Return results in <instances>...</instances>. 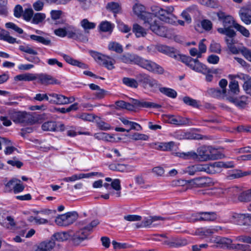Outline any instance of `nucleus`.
I'll return each instance as SVG.
<instances>
[{
    "instance_id": "f257e3e1",
    "label": "nucleus",
    "mask_w": 251,
    "mask_h": 251,
    "mask_svg": "<svg viewBox=\"0 0 251 251\" xmlns=\"http://www.w3.org/2000/svg\"><path fill=\"white\" fill-rule=\"evenodd\" d=\"M119 59L123 63L137 64L142 68L155 74H163L164 72L163 68L155 62L145 59L135 54L129 53H126L122 55Z\"/></svg>"
},
{
    "instance_id": "f03ea898",
    "label": "nucleus",
    "mask_w": 251,
    "mask_h": 251,
    "mask_svg": "<svg viewBox=\"0 0 251 251\" xmlns=\"http://www.w3.org/2000/svg\"><path fill=\"white\" fill-rule=\"evenodd\" d=\"M198 154L194 151L180 153V157L184 159H198L201 161H204L209 160H215L219 158V154L217 153V150L211 147H201L198 150Z\"/></svg>"
},
{
    "instance_id": "7ed1b4c3",
    "label": "nucleus",
    "mask_w": 251,
    "mask_h": 251,
    "mask_svg": "<svg viewBox=\"0 0 251 251\" xmlns=\"http://www.w3.org/2000/svg\"><path fill=\"white\" fill-rule=\"evenodd\" d=\"M142 20L144 21L145 24H148L151 30L156 34L165 37L167 33L166 27L161 25L159 21L154 14H146Z\"/></svg>"
},
{
    "instance_id": "20e7f679",
    "label": "nucleus",
    "mask_w": 251,
    "mask_h": 251,
    "mask_svg": "<svg viewBox=\"0 0 251 251\" xmlns=\"http://www.w3.org/2000/svg\"><path fill=\"white\" fill-rule=\"evenodd\" d=\"M176 59H179L190 68L197 72H200L205 75L211 72L210 69H208L205 65L201 63L198 59H193L190 56L180 54L178 55Z\"/></svg>"
},
{
    "instance_id": "39448f33",
    "label": "nucleus",
    "mask_w": 251,
    "mask_h": 251,
    "mask_svg": "<svg viewBox=\"0 0 251 251\" xmlns=\"http://www.w3.org/2000/svg\"><path fill=\"white\" fill-rule=\"evenodd\" d=\"M10 118L16 124L23 125H31L34 123V117L25 112L15 111L14 110L8 111Z\"/></svg>"
},
{
    "instance_id": "423d86ee",
    "label": "nucleus",
    "mask_w": 251,
    "mask_h": 251,
    "mask_svg": "<svg viewBox=\"0 0 251 251\" xmlns=\"http://www.w3.org/2000/svg\"><path fill=\"white\" fill-rule=\"evenodd\" d=\"M174 10L172 6H168L165 9L159 7L152 8V11L155 12L160 20L170 24H174L176 20V17L172 14Z\"/></svg>"
},
{
    "instance_id": "0eeeda50",
    "label": "nucleus",
    "mask_w": 251,
    "mask_h": 251,
    "mask_svg": "<svg viewBox=\"0 0 251 251\" xmlns=\"http://www.w3.org/2000/svg\"><path fill=\"white\" fill-rule=\"evenodd\" d=\"M136 78L143 87L146 88L149 85L153 92L156 91V88L158 87V82L149 75L140 73L136 75Z\"/></svg>"
},
{
    "instance_id": "6e6552de",
    "label": "nucleus",
    "mask_w": 251,
    "mask_h": 251,
    "mask_svg": "<svg viewBox=\"0 0 251 251\" xmlns=\"http://www.w3.org/2000/svg\"><path fill=\"white\" fill-rule=\"evenodd\" d=\"M76 217V214L75 212H68L57 217L55 222L59 226H66L73 224L75 221Z\"/></svg>"
},
{
    "instance_id": "1a4fd4ad",
    "label": "nucleus",
    "mask_w": 251,
    "mask_h": 251,
    "mask_svg": "<svg viewBox=\"0 0 251 251\" xmlns=\"http://www.w3.org/2000/svg\"><path fill=\"white\" fill-rule=\"evenodd\" d=\"M90 234V232L87 228L84 226L75 233L72 232V240L75 244L78 245L83 241L87 239Z\"/></svg>"
},
{
    "instance_id": "9d476101",
    "label": "nucleus",
    "mask_w": 251,
    "mask_h": 251,
    "mask_svg": "<svg viewBox=\"0 0 251 251\" xmlns=\"http://www.w3.org/2000/svg\"><path fill=\"white\" fill-rule=\"evenodd\" d=\"M191 186L193 187H207L211 186L212 182L210 178L208 177H199L190 180L189 181Z\"/></svg>"
},
{
    "instance_id": "9b49d317",
    "label": "nucleus",
    "mask_w": 251,
    "mask_h": 251,
    "mask_svg": "<svg viewBox=\"0 0 251 251\" xmlns=\"http://www.w3.org/2000/svg\"><path fill=\"white\" fill-rule=\"evenodd\" d=\"M217 15L219 20L222 21L223 28H232L234 25L237 24L231 16L226 15L222 11L218 12Z\"/></svg>"
},
{
    "instance_id": "f8f14e48",
    "label": "nucleus",
    "mask_w": 251,
    "mask_h": 251,
    "mask_svg": "<svg viewBox=\"0 0 251 251\" xmlns=\"http://www.w3.org/2000/svg\"><path fill=\"white\" fill-rule=\"evenodd\" d=\"M132 102L135 105L136 108H159L161 107V105L150 101H146L144 99H133Z\"/></svg>"
},
{
    "instance_id": "ddd939ff",
    "label": "nucleus",
    "mask_w": 251,
    "mask_h": 251,
    "mask_svg": "<svg viewBox=\"0 0 251 251\" xmlns=\"http://www.w3.org/2000/svg\"><path fill=\"white\" fill-rule=\"evenodd\" d=\"M213 242L215 244V246L217 248L230 250V247L232 244V240L229 238L218 236L216 237Z\"/></svg>"
},
{
    "instance_id": "4468645a",
    "label": "nucleus",
    "mask_w": 251,
    "mask_h": 251,
    "mask_svg": "<svg viewBox=\"0 0 251 251\" xmlns=\"http://www.w3.org/2000/svg\"><path fill=\"white\" fill-rule=\"evenodd\" d=\"M35 77L36 79H38L39 82L44 85L57 84L60 83L58 80L47 74H36Z\"/></svg>"
},
{
    "instance_id": "2eb2a0df",
    "label": "nucleus",
    "mask_w": 251,
    "mask_h": 251,
    "mask_svg": "<svg viewBox=\"0 0 251 251\" xmlns=\"http://www.w3.org/2000/svg\"><path fill=\"white\" fill-rule=\"evenodd\" d=\"M155 48L159 52L166 54L176 59L177 58L179 55V54L176 53L175 51L174 48L167 46L158 45H156Z\"/></svg>"
},
{
    "instance_id": "dca6fc26",
    "label": "nucleus",
    "mask_w": 251,
    "mask_h": 251,
    "mask_svg": "<svg viewBox=\"0 0 251 251\" xmlns=\"http://www.w3.org/2000/svg\"><path fill=\"white\" fill-rule=\"evenodd\" d=\"M0 224L7 228H12L16 226L14 218L6 215H0Z\"/></svg>"
},
{
    "instance_id": "f3484780",
    "label": "nucleus",
    "mask_w": 251,
    "mask_h": 251,
    "mask_svg": "<svg viewBox=\"0 0 251 251\" xmlns=\"http://www.w3.org/2000/svg\"><path fill=\"white\" fill-rule=\"evenodd\" d=\"M229 90L227 93H226V98L227 100V96H235L239 94L240 90L238 82L235 80H232L230 81L228 85Z\"/></svg>"
},
{
    "instance_id": "a211bd4d",
    "label": "nucleus",
    "mask_w": 251,
    "mask_h": 251,
    "mask_svg": "<svg viewBox=\"0 0 251 251\" xmlns=\"http://www.w3.org/2000/svg\"><path fill=\"white\" fill-rule=\"evenodd\" d=\"M231 219L238 225L246 226V214L233 213L231 215Z\"/></svg>"
},
{
    "instance_id": "6ab92c4d",
    "label": "nucleus",
    "mask_w": 251,
    "mask_h": 251,
    "mask_svg": "<svg viewBox=\"0 0 251 251\" xmlns=\"http://www.w3.org/2000/svg\"><path fill=\"white\" fill-rule=\"evenodd\" d=\"M72 232H60L54 233L51 237L50 241H52L55 243V241L58 242H63L68 240L71 237Z\"/></svg>"
},
{
    "instance_id": "aec40b11",
    "label": "nucleus",
    "mask_w": 251,
    "mask_h": 251,
    "mask_svg": "<svg viewBox=\"0 0 251 251\" xmlns=\"http://www.w3.org/2000/svg\"><path fill=\"white\" fill-rule=\"evenodd\" d=\"M247 9L242 7L239 11V15L241 21L246 25L251 24V13Z\"/></svg>"
},
{
    "instance_id": "412c9836",
    "label": "nucleus",
    "mask_w": 251,
    "mask_h": 251,
    "mask_svg": "<svg viewBox=\"0 0 251 251\" xmlns=\"http://www.w3.org/2000/svg\"><path fill=\"white\" fill-rule=\"evenodd\" d=\"M52 241H44L40 243L34 251H50L55 246Z\"/></svg>"
},
{
    "instance_id": "4be33fe9",
    "label": "nucleus",
    "mask_w": 251,
    "mask_h": 251,
    "mask_svg": "<svg viewBox=\"0 0 251 251\" xmlns=\"http://www.w3.org/2000/svg\"><path fill=\"white\" fill-rule=\"evenodd\" d=\"M157 90H159L162 94L171 98L174 99L177 96V92L175 90L170 88L162 87L161 84L159 82L158 87L156 88V91Z\"/></svg>"
},
{
    "instance_id": "5701e85b",
    "label": "nucleus",
    "mask_w": 251,
    "mask_h": 251,
    "mask_svg": "<svg viewBox=\"0 0 251 251\" xmlns=\"http://www.w3.org/2000/svg\"><path fill=\"white\" fill-rule=\"evenodd\" d=\"M168 121L170 124L181 126L186 125L188 123V120L181 116L176 117L174 115H169L168 116Z\"/></svg>"
},
{
    "instance_id": "b1692460",
    "label": "nucleus",
    "mask_w": 251,
    "mask_h": 251,
    "mask_svg": "<svg viewBox=\"0 0 251 251\" xmlns=\"http://www.w3.org/2000/svg\"><path fill=\"white\" fill-rule=\"evenodd\" d=\"M195 166L197 172H205L210 174L216 173V171L213 169L212 163L209 164H196Z\"/></svg>"
},
{
    "instance_id": "393cba45",
    "label": "nucleus",
    "mask_w": 251,
    "mask_h": 251,
    "mask_svg": "<svg viewBox=\"0 0 251 251\" xmlns=\"http://www.w3.org/2000/svg\"><path fill=\"white\" fill-rule=\"evenodd\" d=\"M133 11L134 14L142 20V18H143L144 16L146 15V14H151V13L146 12L145 6L139 3H136L133 5Z\"/></svg>"
},
{
    "instance_id": "a878e982",
    "label": "nucleus",
    "mask_w": 251,
    "mask_h": 251,
    "mask_svg": "<svg viewBox=\"0 0 251 251\" xmlns=\"http://www.w3.org/2000/svg\"><path fill=\"white\" fill-rule=\"evenodd\" d=\"M81 26L83 28L85 35L89 33V30L96 27V24L95 23L90 22L87 19H84L80 21Z\"/></svg>"
},
{
    "instance_id": "bb28decb",
    "label": "nucleus",
    "mask_w": 251,
    "mask_h": 251,
    "mask_svg": "<svg viewBox=\"0 0 251 251\" xmlns=\"http://www.w3.org/2000/svg\"><path fill=\"white\" fill-rule=\"evenodd\" d=\"M207 93L214 98H223L226 97V91L225 90H221L218 88H211L207 91Z\"/></svg>"
},
{
    "instance_id": "cd10ccee",
    "label": "nucleus",
    "mask_w": 251,
    "mask_h": 251,
    "mask_svg": "<svg viewBox=\"0 0 251 251\" xmlns=\"http://www.w3.org/2000/svg\"><path fill=\"white\" fill-rule=\"evenodd\" d=\"M132 32L137 38L144 37L147 34L146 30L138 24H133Z\"/></svg>"
},
{
    "instance_id": "c85d7f7f",
    "label": "nucleus",
    "mask_w": 251,
    "mask_h": 251,
    "mask_svg": "<svg viewBox=\"0 0 251 251\" xmlns=\"http://www.w3.org/2000/svg\"><path fill=\"white\" fill-rule=\"evenodd\" d=\"M213 169L216 171V173L219 171V169L221 168H230L234 167L233 162H223L219 161L212 163Z\"/></svg>"
},
{
    "instance_id": "c756f323",
    "label": "nucleus",
    "mask_w": 251,
    "mask_h": 251,
    "mask_svg": "<svg viewBox=\"0 0 251 251\" xmlns=\"http://www.w3.org/2000/svg\"><path fill=\"white\" fill-rule=\"evenodd\" d=\"M74 32V35L72 39L79 40L82 42H86L88 40V38L87 35H85L84 32L80 29L75 27Z\"/></svg>"
},
{
    "instance_id": "7c9ffc66",
    "label": "nucleus",
    "mask_w": 251,
    "mask_h": 251,
    "mask_svg": "<svg viewBox=\"0 0 251 251\" xmlns=\"http://www.w3.org/2000/svg\"><path fill=\"white\" fill-rule=\"evenodd\" d=\"M36 74L31 73H25L16 75L14 77L15 80L18 81H32L36 80Z\"/></svg>"
},
{
    "instance_id": "2f4dec72",
    "label": "nucleus",
    "mask_w": 251,
    "mask_h": 251,
    "mask_svg": "<svg viewBox=\"0 0 251 251\" xmlns=\"http://www.w3.org/2000/svg\"><path fill=\"white\" fill-rule=\"evenodd\" d=\"M219 33L226 35L227 39H234L236 36L235 31L232 28H219L217 29Z\"/></svg>"
},
{
    "instance_id": "473e14b6",
    "label": "nucleus",
    "mask_w": 251,
    "mask_h": 251,
    "mask_svg": "<svg viewBox=\"0 0 251 251\" xmlns=\"http://www.w3.org/2000/svg\"><path fill=\"white\" fill-rule=\"evenodd\" d=\"M42 129L44 131H57V124L54 121H48L42 125Z\"/></svg>"
},
{
    "instance_id": "72a5a7b5",
    "label": "nucleus",
    "mask_w": 251,
    "mask_h": 251,
    "mask_svg": "<svg viewBox=\"0 0 251 251\" xmlns=\"http://www.w3.org/2000/svg\"><path fill=\"white\" fill-rule=\"evenodd\" d=\"M99 27L101 31L111 33L114 28V25L110 22L105 21L101 22Z\"/></svg>"
},
{
    "instance_id": "f704fd0d",
    "label": "nucleus",
    "mask_w": 251,
    "mask_h": 251,
    "mask_svg": "<svg viewBox=\"0 0 251 251\" xmlns=\"http://www.w3.org/2000/svg\"><path fill=\"white\" fill-rule=\"evenodd\" d=\"M227 100L241 108L245 107L247 104L245 101L239 100L236 97L229 96V95L227 96Z\"/></svg>"
},
{
    "instance_id": "c9c22d12",
    "label": "nucleus",
    "mask_w": 251,
    "mask_h": 251,
    "mask_svg": "<svg viewBox=\"0 0 251 251\" xmlns=\"http://www.w3.org/2000/svg\"><path fill=\"white\" fill-rule=\"evenodd\" d=\"M115 63L114 59L109 56L104 55L100 65H103L108 70H112L114 68V64Z\"/></svg>"
},
{
    "instance_id": "e433bc0d",
    "label": "nucleus",
    "mask_w": 251,
    "mask_h": 251,
    "mask_svg": "<svg viewBox=\"0 0 251 251\" xmlns=\"http://www.w3.org/2000/svg\"><path fill=\"white\" fill-rule=\"evenodd\" d=\"M106 8L107 10L114 13L115 17H116V14L121 12V7L117 2H111L108 3Z\"/></svg>"
},
{
    "instance_id": "4c0bfd02",
    "label": "nucleus",
    "mask_w": 251,
    "mask_h": 251,
    "mask_svg": "<svg viewBox=\"0 0 251 251\" xmlns=\"http://www.w3.org/2000/svg\"><path fill=\"white\" fill-rule=\"evenodd\" d=\"M108 48L109 50L114 51L118 53H121L123 51L122 46L116 42H110Z\"/></svg>"
},
{
    "instance_id": "58836bf2",
    "label": "nucleus",
    "mask_w": 251,
    "mask_h": 251,
    "mask_svg": "<svg viewBox=\"0 0 251 251\" xmlns=\"http://www.w3.org/2000/svg\"><path fill=\"white\" fill-rule=\"evenodd\" d=\"M200 217L201 221H214L217 218L215 212H201Z\"/></svg>"
},
{
    "instance_id": "ea45409f",
    "label": "nucleus",
    "mask_w": 251,
    "mask_h": 251,
    "mask_svg": "<svg viewBox=\"0 0 251 251\" xmlns=\"http://www.w3.org/2000/svg\"><path fill=\"white\" fill-rule=\"evenodd\" d=\"M225 41L226 43L227 46L229 50L233 54H238L239 52V50L234 45L235 40L234 39H227L226 38Z\"/></svg>"
},
{
    "instance_id": "a19ab883",
    "label": "nucleus",
    "mask_w": 251,
    "mask_h": 251,
    "mask_svg": "<svg viewBox=\"0 0 251 251\" xmlns=\"http://www.w3.org/2000/svg\"><path fill=\"white\" fill-rule=\"evenodd\" d=\"M241 202H248L251 201V189L241 193L238 197Z\"/></svg>"
},
{
    "instance_id": "79ce46f5",
    "label": "nucleus",
    "mask_w": 251,
    "mask_h": 251,
    "mask_svg": "<svg viewBox=\"0 0 251 251\" xmlns=\"http://www.w3.org/2000/svg\"><path fill=\"white\" fill-rule=\"evenodd\" d=\"M30 38L31 40L41 43L45 45H50L51 44V41L50 39L48 38H45L42 36L31 35L30 36Z\"/></svg>"
},
{
    "instance_id": "37998d69",
    "label": "nucleus",
    "mask_w": 251,
    "mask_h": 251,
    "mask_svg": "<svg viewBox=\"0 0 251 251\" xmlns=\"http://www.w3.org/2000/svg\"><path fill=\"white\" fill-rule=\"evenodd\" d=\"M230 250H235L239 251H251L250 246L240 244H232Z\"/></svg>"
},
{
    "instance_id": "c03bdc74",
    "label": "nucleus",
    "mask_w": 251,
    "mask_h": 251,
    "mask_svg": "<svg viewBox=\"0 0 251 251\" xmlns=\"http://www.w3.org/2000/svg\"><path fill=\"white\" fill-rule=\"evenodd\" d=\"M123 82L126 85L132 88H136L138 86L137 81L131 78L124 77Z\"/></svg>"
},
{
    "instance_id": "a18cd8bd",
    "label": "nucleus",
    "mask_w": 251,
    "mask_h": 251,
    "mask_svg": "<svg viewBox=\"0 0 251 251\" xmlns=\"http://www.w3.org/2000/svg\"><path fill=\"white\" fill-rule=\"evenodd\" d=\"M112 163L109 165V168L112 171L124 172L126 170V166L123 164Z\"/></svg>"
},
{
    "instance_id": "49530a36",
    "label": "nucleus",
    "mask_w": 251,
    "mask_h": 251,
    "mask_svg": "<svg viewBox=\"0 0 251 251\" xmlns=\"http://www.w3.org/2000/svg\"><path fill=\"white\" fill-rule=\"evenodd\" d=\"M175 146V143L171 141L167 143H161L158 146V149L163 151H168L173 150Z\"/></svg>"
},
{
    "instance_id": "de8ad7c7",
    "label": "nucleus",
    "mask_w": 251,
    "mask_h": 251,
    "mask_svg": "<svg viewBox=\"0 0 251 251\" xmlns=\"http://www.w3.org/2000/svg\"><path fill=\"white\" fill-rule=\"evenodd\" d=\"M18 181V179L13 178L12 179L10 180L5 185L4 191L5 192H10L12 191H14V189L15 188V186L16 183Z\"/></svg>"
},
{
    "instance_id": "09e8293b",
    "label": "nucleus",
    "mask_w": 251,
    "mask_h": 251,
    "mask_svg": "<svg viewBox=\"0 0 251 251\" xmlns=\"http://www.w3.org/2000/svg\"><path fill=\"white\" fill-rule=\"evenodd\" d=\"M46 18V15L44 13H37L33 15L32 23L34 24H38L42 23Z\"/></svg>"
},
{
    "instance_id": "8fccbe9b",
    "label": "nucleus",
    "mask_w": 251,
    "mask_h": 251,
    "mask_svg": "<svg viewBox=\"0 0 251 251\" xmlns=\"http://www.w3.org/2000/svg\"><path fill=\"white\" fill-rule=\"evenodd\" d=\"M234 27L237 29V31H239L245 37H250V33L249 31L244 26L237 23L234 25Z\"/></svg>"
},
{
    "instance_id": "3c124183",
    "label": "nucleus",
    "mask_w": 251,
    "mask_h": 251,
    "mask_svg": "<svg viewBox=\"0 0 251 251\" xmlns=\"http://www.w3.org/2000/svg\"><path fill=\"white\" fill-rule=\"evenodd\" d=\"M24 19L26 21H30L33 16V11L32 8H28L24 10L23 14Z\"/></svg>"
},
{
    "instance_id": "603ef678",
    "label": "nucleus",
    "mask_w": 251,
    "mask_h": 251,
    "mask_svg": "<svg viewBox=\"0 0 251 251\" xmlns=\"http://www.w3.org/2000/svg\"><path fill=\"white\" fill-rule=\"evenodd\" d=\"M90 53L92 57L95 59V60L100 64H101V62L103 58L105 55H103L100 52L91 50Z\"/></svg>"
},
{
    "instance_id": "864d4df0",
    "label": "nucleus",
    "mask_w": 251,
    "mask_h": 251,
    "mask_svg": "<svg viewBox=\"0 0 251 251\" xmlns=\"http://www.w3.org/2000/svg\"><path fill=\"white\" fill-rule=\"evenodd\" d=\"M94 137L98 140L109 141L112 137L105 132L97 133L94 134Z\"/></svg>"
},
{
    "instance_id": "5fc2aeb1",
    "label": "nucleus",
    "mask_w": 251,
    "mask_h": 251,
    "mask_svg": "<svg viewBox=\"0 0 251 251\" xmlns=\"http://www.w3.org/2000/svg\"><path fill=\"white\" fill-rule=\"evenodd\" d=\"M19 50L22 51L27 53L30 54L36 55L37 52L30 48L28 45H21L19 46Z\"/></svg>"
},
{
    "instance_id": "6e6d98bb",
    "label": "nucleus",
    "mask_w": 251,
    "mask_h": 251,
    "mask_svg": "<svg viewBox=\"0 0 251 251\" xmlns=\"http://www.w3.org/2000/svg\"><path fill=\"white\" fill-rule=\"evenodd\" d=\"M0 39L6 41L10 44H13L16 41V38L10 36L8 32L5 30L4 31V33L2 35Z\"/></svg>"
},
{
    "instance_id": "4d7b16f0",
    "label": "nucleus",
    "mask_w": 251,
    "mask_h": 251,
    "mask_svg": "<svg viewBox=\"0 0 251 251\" xmlns=\"http://www.w3.org/2000/svg\"><path fill=\"white\" fill-rule=\"evenodd\" d=\"M129 137L134 140H144L146 141L149 139L148 135L139 133H135L132 135H130Z\"/></svg>"
},
{
    "instance_id": "13d9d810",
    "label": "nucleus",
    "mask_w": 251,
    "mask_h": 251,
    "mask_svg": "<svg viewBox=\"0 0 251 251\" xmlns=\"http://www.w3.org/2000/svg\"><path fill=\"white\" fill-rule=\"evenodd\" d=\"M173 240V247H178L186 245L187 241L185 239L181 238H174Z\"/></svg>"
},
{
    "instance_id": "bf43d9fd",
    "label": "nucleus",
    "mask_w": 251,
    "mask_h": 251,
    "mask_svg": "<svg viewBox=\"0 0 251 251\" xmlns=\"http://www.w3.org/2000/svg\"><path fill=\"white\" fill-rule=\"evenodd\" d=\"M214 230L212 228H202L198 229L196 231V233L199 235L207 236L214 233Z\"/></svg>"
},
{
    "instance_id": "052dcab7",
    "label": "nucleus",
    "mask_w": 251,
    "mask_h": 251,
    "mask_svg": "<svg viewBox=\"0 0 251 251\" xmlns=\"http://www.w3.org/2000/svg\"><path fill=\"white\" fill-rule=\"evenodd\" d=\"M33 100L39 101H42L44 100H49L48 94L47 93H38L35 95L33 98Z\"/></svg>"
},
{
    "instance_id": "680f3d73",
    "label": "nucleus",
    "mask_w": 251,
    "mask_h": 251,
    "mask_svg": "<svg viewBox=\"0 0 251 251\" xmlns=\"http://www.w3.org/2000/svg\"><path fill=\"white\" fill-rule=\"evenodd\" d=\"M85 177L84 174H79V175H74L70 177H65L63 180L65 182L74 181L77 179H80Z\"/></svg>"
},
{
    "instance_id": "e2e57ef3",
    "label": "nucleus",
    "mask_w": 251,
    "mask_h": 251,
    "mask_svg": "<svg viewBox=\"0 0 251 251\" xmlns=\"http://www.w3.org/2000/svg\"><path fill=\"white\" fill-rule=\"evenodd\" d=\"M183 101L185 104L194 107H197L198 106L197 100L189 97H184Z\"/></svg>"
},
{
    "instance_id": "0e129e2a",
    "label": "nucleus",
    "mask_w": 251,
    "mask_h": 251,
    "mask_svg": "<svg viewBox=\"0 0 251 251\" xmlns=\"http://www.w3.org/2000/svg\"><path fill=\"white\" fill-rule=\"evenodd\" d=\"M12 125L10 120L6 116H0V129L2 128V126H9Z\"/></svg>"
},
{
    "instance_id": "69168bd1",
    "label": "nucleus",
    "mask_w": 251,
    "mask_h": 251,
    "mask_svg": "<svg viewBox=\"0 0 251 251\" xmlns=\"http://www.w3.org/2000/svg\"><path fill=\"white\" fill-rule=\"evenodd\" d=\"M201 25L202 27L206 31L210 30L212 28V23L208 20H203L201 22Z\"/></svg>"
},
{
    "instance_id": "338daca9",
    "label": "nucleus",
    "mask_w": 251,
    "mask_h": 251,
    "mask_svg": "<svg viewBox=\"0 0 251 251\" xmlns=\"http://www.w3.org/2000/svg\"><path fill=\"white\" fill-rule=\"evenodd\" d=\"M5 26L7 28H11L13 29L14 31L19 34H22L23 33V30L22 28L19 27L17 25L13 23L9 22L6 23Z\"/></svg>"
},
{
    "instance_id": "774afa93",
    "label": "nucleus",
    "mask_w": 251,
    "mask_h": 251,
    "mask_svg": "<svg viewBox=\"0 0 251 251\" xmlns=\"http://www.w3.org/2000/svg\"><path fill=\"white\" fill-rule=\"evenodd\" d=\"M241 52L244 57L248 61L251 62V50L244 47L241 50Z\"/></svg>"
}]
</instances>
